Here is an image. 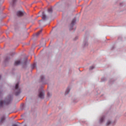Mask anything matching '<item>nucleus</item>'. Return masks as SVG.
<instances>
[{
    "mask_svg": "<svg viewBox=\"0 0 126 126\" xmlns=\"http://www.w3.org/2000/svg\"><path fill=\"white\" fill-rule=\"evenodd\" d=\"M94 66H92L90 67V70H92V69H94Z\"/></svg>",
    "mask_w": 126,
    "mask_h": 126,
    "instance_id": "obj_18",
    "label": "nucleus"
},
{
    "mask_svg": "<svg viewBox=\"0 0 126 126\" xmlns=\"http://www.w3.org/2000/svg\"><path fill=\"white\" fill-rule=\"evenodd\" d=\"M16 1H17V0H12V2L11 3L12 5H14V4H15V3L16 2Z\"/></svg>",
    "mask_w": 126,
    "mask_h": 126,
    "instance_id": "obj_11",
    "label": "nucleus"
},
{
    "mask_svg": "<svg viewBox=\"0 0 126 126\" xmlns=\"http://www.w3.org/2000/svg\"><path fill=\"white\" fill-rule=\"evenodd\" d=\"M6 61H7V58L6 59Z\"/></svg>",
    "mask_w": 126,
    "mask_h": 126,
    "instance_id": "obj_21",
    "label": "nucleus"
},
{
    "mask_svg": "<svg viewBox=\"0 0 126 126\" xmlns=\"http://www.w3.org/2000/svg\"><path fill=\"white\" fill-rule=\"evenodd\" d=\"M42 18L43 20H46V19H47V16H46V15H45V13H44V12L42 13Z\"/></svg>",
    "mask_w": 126,
    "mask_h": 126,
    "instance_id": "obj_7",
    "label": "nucleus"
},
{
    "mask_svg": "<svg viewBox=\"0 0 126 126\" xmlns=\"http://www.w3.org/2000/svg\"><path fill=\"white\" fill-rule=\"evenodd\" d=\"M27 58H25L23 61L20 60H16L15 61L14 65H19V64L26 65V64H27Z\"/></svg>",
    "mask_w": 126,
    "mask_h": 126,
    "instance_id": "obj_2",
    "label": "nucleus"
},
{
    "mask_svg": "<svg viewBox=\"0 0 126 126\" xmlns=\"http://www.w3.org/2000/svg\"><path fill=\"white\" fill-rule=\"evenodd\" d=\"M88 42L87 41L84 42V46H88Z\"/></svg>",
    "mask_w": 126,
    "mask_h": 126,
    "instance_id": "obj_17",
    "label": "nucleus"
},
{
    "mask_svg": "<svg viewBox=\"0 0 126 126\" xmlns=\"http://www.w3.org/2000/svg\"><path fill=\"white\" fill-rule=\"evenodd\" d=\"M69 91H70V87H68L65 91V94H68L69 93Z\"/></svg>",
    "mask_w": 126,
    "mask_h": 126,
    "instance_id": "obj_9",
    "label": "nucleus"
},
{
    "mask_svg": "<svg viewBox=\"0 0 126 126\" xmlns=\"http://www.w3.org/2000/svg\"><path fill=\"white\" fill-rule=\"evenodd\" d=\"M35 66H36V64H33L32 66V68H35Z\"/></svg>",
    "mask_w": 126,
    "mask_h": 126,
    "instance_id": "obj_19",
    "label": "nucleus"
},
{
    "mask_svg": "<svg viewBox=\"0 0 126 126\" xmlns=\"http://www.w3.org/2000/svg\"><path fill=\"white\" fill-rule=\"evenodd\" d=\"M0 93H1V92H0Z\"/></svg>",
    "mask_w": 126,
    "mask_h": 126,
    "instance_id": "obj_22",
    "label": "nucleus"
},
{
    "mask_svg": "<svg viewBox=\"0 0 126 126\" xmlns=\"http://www.w3.org/2000/svg\"><path fill=\"white\" fill-rule=\"evenodd\" d=\"M48 12L49 13H52V12H53V8H50L48 9Z\"/></svg>",
    "mask_w": 126,
    "mask_h": 126,
    "instance_id": "obj_12",
    "label": "nucleus"
},
{
    "mask_svg": "<svg viewBox=\"0 0 126 126\" xmlns=\"http://www.w3.org/2000/svg\"><path fill=\"white\" fill-rule=\"evenodd\" d=\"M104 120H105V116L101 117L99 120V123H103Z\"/></svg>",
    "mask_w": 126,
    "mask_h": 126,
    "instance_id": "obj_10",
    "label": "nucleus"
},
{
    "mask_svg": "<svg viewBox=\"0 0 126 126\" xmlns=\"http://www.w3.org/2000/svg\"><path fill=\"white\" fill-rule=\"evenodd\" d=\"M52 96V94L50 93H47V97L50 98V97Z\"/></svg>",
    "mask_w": 126,
    "mask_h": 126,
    "instance_id": "obj_13",
    "label": "nucleus"
},
{
    "mask_svg": "<svg viewBox=\"0 0 126 126\" xmlns=\"http://www.w3.org/2000/svg\"><path fill=\"white\" fill-rule=\"evenodd\" d=\"M110 125H111V121H107L106 123V126H110Z\"/></svg>",
    "mask_w": 126,
    "mask_h": 126,
    "instance_id": "obj_16",
    "label": "nucleus"
},
{
    "mask_svg": "<svg viewBox=\"0 0 126 126\" xmlns=\"http://www.w3.org/2000/svg\"><path fill=\"white\" fill-rule=\"evenodd\" d=\"M75 22H76V20L75 19H73L72 21V22L70 25V30H72V27H73V25H74V24H75Z\"/></svg>",
    "mask_w": 126,
    "mask_h": 126,
    "instance_id": "obj_5",
    "label": "nucleus"
},
{
    "mask_svg": "<svg viewBox=\"0 0 126 126\" xmlns=\"http://www.w3.org/2000/svg\"><path fill=\"white\" fill-rule=\"evenodd\" d=\"M4 120H5V117L4 116H2L1 118V120L0 121V124H2L3 122L4 121Z\"/></svg>",
    "mask_w": 126,
    "mask_h": 126,
    "instance_id": "obj_8",
    "label": "nucleus"
},
{
    "mask_svg": "<svg viewBox=\"0 0 126 126\" xmlns=\"http://www.w3.org/2000/svg\"><path fill=\"white\" fill-rule=\"evenodd\" d=\"M14 92L16 96H18L21 93L20 89L19 88V84L18 83L15 85Z\"/></svg>",
    "mask_w": 126,
    "mask_h": 126,
    "instance_id": "obj_3",
    "label": "nucleus"
},
{
    "mask_svg": "<svg viewBox=\"0 0 126 126\" xmlns=\"http://www.w3.org/2000/svg\"><path fill=\"white\" fill-rule=\"evenodd\" d=\"M17 15L18 16H23V15H24V13H23V12L22 11H18L17 12Z\"/></svg>",
    "mask_w": 126,
    "mask_h": 126,
    "instance_id": "obj_6",
    "label": "nucleus"
},
{
    "mask_svg": "<svg viewBox=\"0 0 126 126\" xmlns=\"http://www.w3.org/2000/svg\"><path fill=\"white\" fill-rule=\"evenodd\" d=\"M40 78H41V81H44V79H45V76H43V75H41L40 76Z\"/></svg>",
    "mask_w": 126,
    "mask_h": 126,
    "instance_id": "obj_14",
    "label": "nucleus"
},
{
    "mask_svg": "<svg viewBox=\"0 0 126 126\" xmlns=\"http://www.w3.org/2000/svg\"><path fill=\"white\" fill-rule=\"evenodd\" d=\"M12 126H17V125H16V124H14L12 125Z\"/></svg>",
    "mask_w": 126,
    "mask_h": 126,
    "instance_id": "obj_20",
    "label": "nucleus"
},
{
    "mask_svg": "<svg viewBox=\"0 0 126 126\" xmlns=\"http://www.w3.org/2000/svg\"><path fill=\"white\" fill-rule=\"evenodd\" d=\"M38 97L40 99L45 98V92L43 90H39Z\"/></svg>",
    "mask_w": 126,
    "mask_h": 126,
    "instance_id": "obj_4",
    "label": "nucleus"
},
{
    "mask_svg": "<svg viewBox=\"0 0 126 126\" xmlns=\"http://www.w3.org/2000/svg\"><path fill=\"white\" fill-rule=\"evenodd\" d=\"M12 99H13V96L11 95H8L4 100L0 101V107L10 104L12 101Z\"/></svg>",
    "mask_w": 126,
    "mask_h": 126,
    "instance_id": "obj_1",
    "label": "nucleus"
},
{
    "mask_svg": "<svg viewBox=\"0 0 126 126\" xmlns=\"http://www.w3.org/2000/svg\"><path fill=\"white\" fill-rule=\"evenodd\" d=\"M42 32V30H40L39 32H38L36 34V36H39V35H40V33Z\"/></svg>",
    "mask_w": 126,
    "mask_h": 126,
    "instance_id": "obj_15",
    "label": "nucleus"
}]
</instances>
